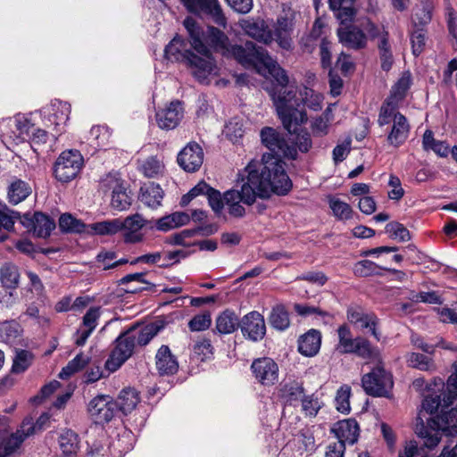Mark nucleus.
I'll return each instance as SVG.
<instances>
[{
  "label": "nucleus",
  "instance_id": "obj_1",
  "mask_svg": "<svg viewBox=\"0 0 457 457\" xmlns=\"http://www.w3.org/2000/svg\"><path fill=\"white\" fill-rule=\"evenodd\" d=\"M240 190L229 189L224 193V201L228 213L233 217H243L245 208L240 204L252 205L257 197L268 198L270 193L286 195L292 188V181L280 162L264 155L262 162H250L244 170Z\"/></svg>",
  "mask_w": 457,
  "mask_h": 457
},
{
  "label": "nucleus",
  "instance_id": "obj_2",
  "mask_svg": "<svg viewBox=\"0 0 457 457\" xmlns=\"http://www.w3.org/2000/svg\"><path fill=\"white\" fill-rule=\"evenodd\" d=\"M183 23L188 32L192 47L200 54L197 55L191 51H187L186 57L188 60V64L193 69L194 76L199 82L204 83L215 68L211 51L206 44L216 52H220L223 55H231L234 58L232 49L237 45L229 46L228 37L217 28L208 27L205 34L204 29L191 17L186 18Z\"/></svg>",
  "mask_w": 457,
  "mask_h": 457
},
{
  "label": "nucleus",
  "instance_id": "obj_3",
  "mask_svg": "<svg viewBox=\"0 0 457 457\" xmlns=\"http://www.w3.org/2000/svg\"><path fill=\"white\" fill-rule=\"evenodd\" d=\"M457 401V365L454 372L447 380V394L444 395V407H449ZM457 431V405L448 411H443L440 416L430 418L425 424L421 419L416 423L415 432L419 437L424 441V445L428 448L436 447L442 437V431Z\"/></svg>",
  "mask_w": 457,
  "mask_h": 457
},
{
  "label": "nucleus",
  "instance_id": "obj_4",
  "mask_svg": "<svg viewBox=\"0 0 457 457\" xmlns=\"http://www.w3.org/2000/svg\"><path fill=\"white\" fill-rule=\"evenodd\" d=\"M270 96L276 106V110L284 128L289 132H295L299 125L307 121V114L303 109V99L296 97L295 87L289 84L287 87L270 91ZM311 108L318 110L321 108L320 103H306Z\"/></svg>",
  "mask_w": 457,
  "mask_h": 457
},
{
  "label": "nucleus",
  "instance_id": "obj_5",
  "mask_svg": "<svg viewBox=\"0 0 457 457\" xmlns=\"http://www.w3.org/2000/svg\"><path fill=\"white\" fill-rule=\"evenodd\" d=\"M232 53L235 59L245 68L262 64L281 89L289 86L290 80L287 71L273 60L262 46L252 41H246L242 46L233 47Z\"/></svg>",
  "mask_w": 457,
  "mask_h": 457
},
{
  "label": "nucleus",
  "instance_id": "obj_6",
  "mask_svg": "<svg viewBox=\"0 0 457 457\" xmlns=\"http://www.w3.org/2000/svg\"><path fill=\"white\" fill-rule=\"evenodd\" d=\"M260 137L262 145L270 151V153L264 154L262 156L269 155L274 158V160L280 162L283 165L284 170L285 162L280 159L281 157H286L291 160L297 159L298 152L295 146L288 144L285 137L277 129L271 127H264L260 132ZM262 159H263V157H262ZM251 162L255 161L252 160ZM256 162H262V160Z\"/></svg>",
  "mask_w": 457,
  "mask_h": 457
},
{
  "label": "nucleus",
  "instance_id": "obj_7",
  "mask_svg": "<svg viewBox=\"0 0 457 457\" xmlns=\"http://www.w3.org/2000/svg\"><path fill=\"white\" fill-rule=\"evenodd\" d=\"M363 28L368 34L369 39L376 42L381 69L384 71H390L395 59L388 30L384 25H378L370 20H367Z\"/></svg>",
  "mask_w": 457,
  "mask_h": 457
},
{
  "label": "nucleus",
  "instance_id": "obj_8",
  "mask_svg": "<svg viewBox=\"0 0 457 457\" xmlns=\"http://www.w3.org/2000/svg\"><path fill=\"white\" fill-rule=\"evenodd\" d=\"M84 159L78 150L70 149L61 153L53 166V174L61 183H69L78 177L82 170Z\"/></svg>",
  "mask_w": 457,
  "mask_h": 457
},
{
  "label": "nucleus",
  "instance_id": "obj_9",
  "mask_svg": "<svg viewBox=\"0 0 457 457\" xmlns=\"http://www.w3.org/2000/svg\"><path fill=\"white\" fill-rule=\"evenodd\" d=\"M361 385L365 393L374 397H387L393 388L394 381L390 372L384 368V362L376 363V367L363 375Z\"/></svg>",
  "mask_w": 457,
  "mask_h": 457
},
{
  "label": "nucleus",
  "instance_id": "obj_10",
  "mask_svg": "<svg viewBox=\"0 0 457 457\" xmlns=\"http://www.w3.org/2000/svg\"><path fill=\"white\" fill-rule=\"evenodd\" d=\"M116 346L105 362L109 371H116L133 353L136 346L133 330H128L116 339Z\"/></svg>",
  "mask_w": 457,
  "mask_h": 457
},
{
  "label": "nucleus",
  "instance_id": "obj_11",
  "mask_svg": "<svg viewBox=\"0 0 457 457\" xmlns=\"http://www.w3.org/2000/svg\"><path fill=\"white\" fill-rule=\"evenodd\" d=\"M88 413L96 424L110 422L117 413V404L109 395H97L88 403Z\"/></svg>",
  "mask_w": 457,
  "mask_h": 457
},
{
  "label": "nucleus",
  "instance_id": "obj_12",
  "mask_svg": "<svg viewBox=\"0 0 457 457\" xmlns=\"http://www.w3.org/2000/svg\"><path fill=\"white\" fill-rule=\"evenodd\" d=\"M190 12H204L209 15L214 23L226 27L227 20L218 0H180Z\"/></svg>",
  "mask_w": 457,
  "mask_h": 457
},
{
  "label": "nucleus",
  "instance_id": "obj_13",
  "mask_svg": "<svg viewBox=\"0 0 457 457\" xmlns=\"http://www.w3.org/2000/svg\"><path fill=\"white\" fill-rule=\"evenodd\" d=\"M20 222L29 231L33 232L36 237L42 238L49 237L55 228L54 220L41 212H36L32 216L25 213L22 217H20Z\"/></svg>",
  "mask_w": 457,
  "mask_h": 457
},
{
  "label": "nucleus",
  "instance_id": "obj_14",
  "mask_svg": "<svg viewBox=\"0 0 457 457\" xmlns=\"http://www.w3.org/2000/svg\"><path fill=\"white\" fill-rule=\"evenodd\" d=\"M251 370L256 381L262 386H272L278 379V366L269 357L255 359Z\"/></svg>",
  "mask_w": 457,
  "mask_h": 457
},
{
  "label": "nucleus",
  "instance_id": "obj_15",
  "mask_svg": "<svg viewBox=\"0 0 457 457\" xmlns=\"http://www.w3.org/2000/svg\"><path fill=\"white\" fill-rule=\"evenodd\" d=\"M243 336L253 342L262 340L266 334V325L263 316L253 311L245 314L240 320Z\"/></svg>",
  "mask_w": 457,
  "mask_h": 457
},
{
  "label": "nucleus",
  "instance_id": "obj_16",
  "mask_svg": "<svg viewBox=\"0 0 457 457\" xmlns=\"http://www.w3.org/2000/svg\"><path fill=\"white\" fill-rule=\"evenodd\" d=\"M273 41L286 51L293 50L292 34L294 31L293 19L285 15L278 16L272 25Z\"/></svg>",
  "mask_w": 457,
  "mask_h": 457
},
{
  "label": "nucleus",
  "instance_id": "obj_17",
  "mask_svg": "<svg viewBox=\"0 0 457 457\" xmlns=\"http://www.w3.org/2000/svg\"><path fill=\"white\" fill-rule=\"evenodd\" d=\"M177 161L185 171H196L204 162L203 149L196 143H188L178 154Z\"/></svg>",
  "mask_w": 457,
  "mask_h": 457
},
{
  "label": "nucleus",
  "instance_id": "obj_18",
  "mask_svg": "<svg viewBox=\"0 0 457 457\" xmlns=\"http://www.w3.org/2000/svg\"><path fill=\"white\" fill-rule=\"evenodd\" d=\"M151 222L152 221L144 219L139 213L129 215L124 220H121V230L124 231V241L129 244L141 242L144 236L140 230Z\"/></svg>",
  "mask_w": 457,
  "mask_h": 457
},
{
  "label": "nucleus",
  "instance_id": "obj_19",
  "mask_svg": "<svg viewBox=\"0 0 457 457\" xmlns=\"http://www.w3.org/2000/svg\"><path fill=\"white\" fill-rule=\"evenodd\" d=\"M182 117L183 108L179 101H173L167 107L156 112V121L162 129H175Z\"/></svg>",
  "mask_w": 457,
  "mask_h": 457
},
{
  "label": "nucleus",
  "instance_id": "obj_20",
  "mask_svg": "<svg viewBox=\"0 0 457 457\" xmlns=\"http://www.w3.org/2000/svg\"><path fill=\"white\" fill-rule=\"evenodd\" d=\"M410 124L407 118L398 113L393 119L391 129L387 135V142L390 145L398 148L407 140L410 135Z\"/></svg>",
  "mask_w": 457,
  "mask_h": 457
},
{
  "label": "nucleus",
  "instance_id": "obj_21",
  "mask_svg": "<svg viewBox=\"0 0 457 457\" xmlns=\"http://www.w3.org/2000/svg\"><path fill=\"white\" fill-rule=\"evenodd\" d=\"M359 425L353 419L339 420L331 428V432L338 439L337 442H342L345 445L355 444L359 437Z\"/></svg>",
  "mask_w": 457,
  "mask_h": 457
},
{
  "label": "nucleus",
  "instance_id": "obj_22",
  "mask_svg": "<svg viewBox=\"0 0 457 457\" xmlns=\"http://www.w3.org/2000/svg\"><path fill=\"white\" fill-rule=\"evenodd\" d=\"M337 35L344 46L355 50L365 48L369 38L368 34L356 26L339 29Z\"/></svg>",
  "mask_w": 457,
  "mask_h": 457
},
{
  "label": "nucleus",
  "instance_id": "obj_23",
  "mask_svg": "<svg viewBox=\"0 0 457 457\" xmlns=\"http://www.w3.org/2000/svg\"><path fill=\"white\" fill-rule=\"evenodd\" d=\"M155 366L161 376L174 375L179 370L177 357L168 345H162L155 354Z\"/></svg>",
  "mask_w": 457,
  "mask_h": 457
},
{
  "label": "nucleus",
  "instance_id": "obj_24",
  "mask_svg": "<svg viewBox=\"0 0 457 457\" xmlns=\"http://www.w3.org/2000/svg\"><path fill=\"white\" fill-rule=\"evenodd\" d=\"M350 353L355 354L368 362L382 363L383 361L380 349L363 337H357V341Z\"/></svg>",
  "mask_w": 457,
  "mask_h": 457
},
{
  "label": "nucleus",
  "instance_id": "obj_25",
  "mask_svg": "<svg viewBox=\"0 0 457 457\" xmlns=\"http://www.w3.org/2000/svg\"><path fill=\"white\" fill-rule=\"evenodd\" d=\"M101 315L100 307H91L83 316L82 328L77 330L75 344L82 346L97 326Z\"/></svg>",
  "mask_w": 457,
  "mask_h": 457
},
{
  "label": "nucleus",
  "instance_id": "obj_26",
  "mask_svg": "<svg viewBox=\"0 0 457 457\" xmlns=\"http://www.w3.org/2000/svg\"><path fill=\"white\" fill-rule=\"evenodd\" d=\"M298 352L306 357L315 356L321 345V333L318 329L311 328L298 338Z\"/></svg>",
  "mask_w": 457,
  "mask_h": 457
},
{
  "label": "nucleus",
  "instance_id": "obj_27",
  "mask_svg": "<svg viewBox=\"0 0 457 457\" xmlns=\"http://www.w3.org/2000/svg\"><path fill=\"white\" fill-rule=\"evenodd\" d=\"M245 30L250 37L266 46H270L273 42L272 30L263 20L247 22Z\"/></svg>",
  "mask_w": 457,
  "mask_h": 457
},
{
  "label": "nucleus",
  "instance_id": "obj_28",
  "mask_svg": "<svg viewBox=\"0 0 457 457\" xmlns=\"http://www.w3.org/2000/svg\"><path fill=\"white\" fill-rule=\"evenodd\" d=\"M164 192L160 185L154 182L140 188L139 200L152 209H156L162 204Z\"/></svg>",
  "mask_w": 457,
  "mask_h": 457
},
{
  "label": "nucleus",
  "instance_id": "obj_29",
  "mask_svg": "<svg viewBox=\"0 0 457 457\" xmlns=\"http://www.w3.org/2000/svg\"><path fill=\"white\" fill-rule=\"evenodd\" d=\"M189 220L190 216L187 213L184 212H175L158 219L155 221V228L160 231L167 232L187 224Z\"/></svg>",
  "mask_w": 457,
  "mask_h": 457
},
{
  "label": "nucleus",
  "instance_id": "obj_30",
  "mask_svg": "<svg viewBox=\"0 0 457 457\" xmlns=\"http://www.w3.org/2000/svg\"><path fill=\"white\" fill-rule=\"evenodd\" d=\"M32 192L30 185L20 179L12 180L7 188V199L12 204L24 201Z\"/></svg>",
  "mask_w": 457,
  "mask_h": 457
},
{
  "label": "nucleus",
  "instance_id": "obj_31",
  "mask_svg": "<svg viewBox=\"0 0 457 457\" xmlns=\"http://www.w3.org/2000/svg\"><path fill=\"white\" fill-rule=\"evenodd\" d=\"M138 392L134 388L123 389L114 403L117 404V411H120L123 414L131 412L139 403Z\"/></svg>",
  "mask_w": 457,
  "mask_h": 457
},
{
  "label": "nucleus",
  "instance_id": "obj_32",
  "mask_svg": "<svg viewBox=\"0 0 457 457\" xmlns=\"http://www.w3.org/2000/svg\"><path fill=\"white\" fill-rule=\"evenodd\" d=\"M237 328H240V320L233 311L225 310L216 319V330L220 334H231Z\"/></svg>",
  "mask_w": 457,
  "mask_h": 457
},
{
  "label": "nucleus",
  "instance_id": "obj_33",
  "mask_svg": "<svg viewBox=\"0 0 457 457\" xmlns=\"http://www.w3.org/2000/svg\"><path fill=\"white\" fill-rule=\"evenodd\" d=\"M79 443V436L75 432L71 429L64 430L59 437V445L63 457H76Z\"/></svg>",
  "mask_w": 457,
  "mask_h": 457
},
{
  "label": "nucleus",
  "instance_id": "obj_34",
  "mask_svg": "<svg viewBox=\"0 0 457 457\" xmlns=\"http://www.w3.org/2000/svg\"><path fill=\"white\" fill-rule=\"evenodd\" d=\"M270 326L279 331H284L290 326L288 312L283 304L274 306L269 316Z\"/></svg>",
  "mask_w": 457,
  "mask_h": 457
},
{
  "label": "nucleus",
  "instance_id": "obj_35",
  "mask_svg": "<svg viewBox=\"0 0 457 457\" xmlns=\"http://www.w3.org/2000/svg\"><path fill=\"white\" fill-rule=\"evenodd\" d=\"M0 281L4 287L11 289L16 288L20 281L18 267L11 262L2 265L0 268Z\"/></svg>",
  "mask_w": 457,
  "mask_h": 457
},
{
  "label": "nucleus",
  "instance_id": "obj_36",
  "mask_svg": "<svg viewBox=\"0 0 457 457\" xmlns=\"http://www.w3.org/2000/svg\"><path fill=\"white\" fill-rule=\"evenodd\" d=\"M338 344L336 350L342 354H348L352 351L353 347L357 341V337H353L352 332L349 327L345 324L341 325L337 328Z\"/></svg>",
  "mask_w": 457,
  "mask_h": 457
},
{
  "label": "nucleus",
  "instance_id": "obj_37",
  "mask_svg": "<svg viewBox=\"0 0 457 457\" xmlns=\"http://www.w3.org/2000/svg\"><path fill=\"white\" fill-rule=\"evenodd\" d=\"M163 328L161 322H153L143 327L139 331L135 332L133 330V338H135V344L139 345H146Z\"/></svg>",
  "mask_w": 457,
  "mask_h": 457
},
{
  "label": "nucleus",
  "instance_id": "obj_38",
  "mask_svg": "<svg viewBox=\"0 0 457 457\" xmlns=\"http://www.w3.org/2000/svg\"><path fill=\"white\" fill-rule=\"evenodd\" d=\"M411 84V73L409 71L403 72L396 83L392 87L390 96L388 97L397 103H400L405 98Z\"/></svg>",
  "mask_w": 457,
  "mask_h": 457
},
{
  "label": "nucleus",
  "instance_id": "obj_39",
  "mask_svg": "<svg viewBox=\"0 0 457 457\" xmlns=\"http://www.w3.org/2000/svg\"><path fill=\"white\" fill-rule=\"evenodd\" d=\"M406 361L410 367L422 371H434L436 369L434 360L422 353H410L406 356Z\"/></svg>",
  "mask_w": 457,
  "mask_h": 457
},
{
  "label": "nucleus",
  "instance_id": "obj_40",
  "mask_svg": "<svg viewBox=\"0 0 457 457\" xmlns=\"http://www.w3.org/2000/svg\"><path fill=\"white\" fill-rule=\"evenodd\" d=\"M399 103L387 97L380 107L378 123L379 126L390 124L395 119V115L400 113L397 112Z\"/></svg>",
  "mask_w": 457,
  "mask_h": 457
},
{
  "label": "nucleus",
  "instance_id": "obj_41",
  "mask_svg": "<svg viewBox=\"0 0 457 457\" xmlns=\"http://www.w3.org/2000/svg\"><path fill=\"white\" fill-rule=\"evenodd\" d=\"M385 268L378 265L372 261L362 260L355 263L353 273L358 277L382 276L381 270Z\"/></svg>",
  "mask_w": 457,
  "mask_h": 457
},
{
  "label": "nucleus",
  "instance_id": "obj_42",
  "mask_svg": "<svg viewBox=\"0 0 457 457\" xmlns=\"http://www.w3.org/2000/svg\"><path fill=\"white\" fill-rule=\"evenodd\" d=\"M90 228L97 235H114L121 231V219H112L92 223Z\"/></svg>",
  "mask_w": 457,
  "mask_h": 457
},
{
  "label": "nucleus",
  "instance_id": "obj_43",
  "mask_svg": "<svg viewBox=\"0 0 457 457\" xmlns=\"http://www.w3.org/2000/svg\"><path fill=\"white\" fill-rule=\"evenodd\" d=\"M59 228L66 233H81L85 224L70 213L62 214L59 218Z\"/></svg>",
  "mask_w": 457,
  "mask_h": 457
},
{
  "label": "nucleus",
  "instance_id": "obj_44",
  "mask_svg": "<svg viewBox=\"0 0 457 457\" xmlns=\"http://www.w3.org/2000/svg\"><path fill=\"white\" fill-rule=\"evenodd\" d=\"M89 361V358L83 353L78 354L74 359L70 361L68 364L62 368L59 373V378L65 379L74 373L82 370Z\"/></svg>",
  "mask_w": 457,
  "mask_h": 457
},
{
  "label": "nucleus",
  "instance_id": "obj_45",
  "mask_svg": "<svg viewBox=\"0 0 457 457\" xmlns=\"http://www.w3.org/2000/svg\"><path fill=\"white\" fill-rule=\"evenodd\" d=\"M131 204L132 195L125 186L122 187L120 190H118L112 195L111 205L117 211L121 212L128 210Z\"/></svg>",
  "mask_w": 457,
  "mask_h": 457
},
{
  "label": "nucleus",
  "instance_id": "obj_46",
  "mask_svg": "<svg viewBox=\"0 0 457 457\" xmlns=\"http://www.w3.org/2000/svg\"><path fill=\"white\" fill-rule=\"evenodd\" d=\"M434 5L431 0H423L414 9L413 21L420 25L428 24L432 18Z\"/></svg>",
  "mask_w": 457,
  "mask_h": 457
},
{
  "label": "nucleus",
  "instance_id": "obj_47",
  "mask_svg": "<svg viewBox=\"0 0 457 457\" xmlns=\"http://www.w3.org/2000/svg\"><path fill=\"white\" fill-rule=\"evenodd\" d=\"M53 120L55 126L65 125L70 119L71 105L68 103L55 100L53 104Z\"/></svg>",
  "mask_w": 457,
  "mask_h": 457
},
{
  "label": "nucleus",
  "instance_id": "obj_48",
  "mask_svg": "<svg viewBox=\"0 0 457 457\" xmlns=\"http://www.w3.org/2000/svg\"><path fill=\"white\" fill-rule=\"evenodd\" d=\"M213 355V347L211 344V340L207 338H202L195 342L193 347V357L196 358L200 361L209 360Z\"/></svg>",
  "mask_w": 457,
  "mask_h": 457
},
{
  "label": "nucleus",
  "instance_id": "obj_49",
  "mask_svg": "<svg viewBox=\"0 0 457 457\" xmlns=\"http://www.w3.org/2000/svg\"><path fill=\"white\" fill-rule=\"evenodd\" d=\"M351 387L349 386H342L337 392L335 398L336 409L341 412L347 414L351 411L350 407Z\"/></svg>",
  "mask_w": 457,
  "mask_h": 457
},
{
  "label": "nucleus",
  "instance_id": "obj_50",
  "mask_svg": "<svg viewBox=\"0 0 457 457\" xmlns=\"http://www.w3.org/2000/svg\"><path fill=\"white\" fill-rule=\"evenodd\" d=\"M33 354L27 350H21L17 352L12 367V371L14 373L24 372L32 363Z\"/></svg>",
  "mask_w": 457,
  "mask_h": 457
},
{
  "label": "nucleus",
  "instance_id": "obj_51",
  "mask_svg": "<svg viewBox=\"0 0 457 457\" xmlns=\"http://www.w3.org/2000/svg\"><path fill=\"white\" fill-rule=\"evenodd\" d=\"M325 24L320 19H317L312 28V30L305 38H303V46L312 52L318 39L322 37Z\"/></svg>",
  "mask_w": 457,
  "mask_h": 457
},
{
  "label": "nucleus",
  "instance_id": "obj_52",
  "mask_svg": "<svg viewBox=\"0 0 457 457\" xmlns=\"http://www.w3.org/2000/svg\"><path fill=\"white\" fill-rule=\"evenodd\" d=\"M329 207L334 215L339 220H349L353 215L352 207L345 202L340 199H329Z\"/></svg>",
  "mask_w": 457,
  "mask_h": 457
},
{
  "label": "nucleus",
  "instance_id": "obj_53",
  "mask_svg": "<svg viewBox=\"0 0 457 457\" xmlns=\"http://www.w3.org/2000/svg\"><path fill=\"white\" fill-rule=\"evenodd\" d=\"M124 187V181L118 174L109 173L100 182V187L104 193L114 194Z\"/></svg>",
  "mask_w": 457,
  "mask_h": 457
},
{
  "label": "nucleus",
  "instance_id": "obj_54",
  "mask_svg": "<svg viewBox=\"0 0 457 457\" xmlns=\"http://www.w3.org/2000/svg\"><path fill=\"white\" fill-rule=\"evenodd\" d=\"M385 229L391 238L398 239L400 242L411 239L409 230L399 222H390L386 224Z\"/></svg>",
  "mask_w": 457,
  "mask_h": 457
},
{
  "label": "nucleus",
  "instance_id": "obj_55",
  "mask_svg": "<svg viewBox=\"0 0 457 457\" xmlns=\"http://www.w3.org/2000/svg\"><path fill=\"white\" fill-rule=\"evenodd\" d=\"M378 325L379 319L378 316L373 312H369L358 326H360L361 329H369L371 336H373L377 341H380L381 333L378 330Z\"/></svg>",
  "mask_w": 457,
  "mask_h": 457
},
{
  "label": "nucleus",
  "instance_id": "obj_56",
  "mask_svg": "<svg viewBox=\"0 0 457 457\" xmlns=\"http://www.w3.org/2000/svg\"><path fill=\"white\" fill-rule=\"evenodd\" d=\"M23 438L17 436H10L0 443V457H12L13 453L20 447Z\"/></svg>",
  "mask_w": 457,
  "mask_h": 457
},
{
  "label": "nucleus",
  "instance_id": "obj_57",
  "mask_svg": "<svg viewBox=\"0 0 457 457\" xmlns=\"http://www.w3.org/2000/svg\"><path fill=\"white\" fill-rule=\"evenodd\" d=\"M205 196L207 197L208 204L214 213L216 215H220L224 207V196L222 197L220 192L211 186H209L208 192Z\"/></svg>",
  "mask_w": 457,
  "mask_h": 457
},
{
  "label": "nucleus",
  "instance_id": "obj_58",
  "mask_svg": "<svg viewBox=\"0 0 457 457\" xmlns=\"http://www.w3.org/2000/svg\"><path fill=\"white\" fill-rule=\"evenodd\" d=\"M242 122L237 119H231L225 126L224 133L226 137L232 142H237L244 135Z\"/></svg>",
  "mask_w": 457,
  "mask_h": 457
},
{
  "label": "nucleus",
  "instance_id": "obj_59",
  "mask_svg": "<svg viewBox=\"0 0 457 457\" xmlns=\"http://www.w3.org/2000/svg\"><path fill=\"white\" fill-rule=\"evenodd\" d=\"M14 121L16 130L19 133V137L23 141H27L28 137H29L31 134L32 129H34V125L28 118L21 114L15 116Z\"/></svg>",
  "mask_w": 457,
  "mask_h": 457
},
{
  "label": "nucleus",
  "instance_id": "obj_60",
  "mask_svg": "<svg viewBox=\"0 0 457 457\" xmlns=\"http://www.w3.org/2000/svg\"><path fill=\"white\" fill-rule=\"evenodd\" d=\"M302 407L305 415L315 417L321 408V403L317 396L311 395L302 399Z\"/></svg>",
  "mask_w": 457,
  "mask_h": 457
},
{
  "label": "nucleus",
  "instance_id": "obj_61",
  "mask_svg": "<svg viewBox=\"0 0 457 457\" xmlns=\"http://www.w3.org/2000/svg\"><path fill=\"white\" fill-rule=\"evenodd\" d=\"M20 217H22V215L4 206L3 210H0L1 228H4L6 230H11L13 228L15 220H20Z\"/></svg>",
  "mask_w": 457,
  "mask_h": 457
},
{
  "label": "nucleus",
  "instance_id": "obj_62",
  "mask_svg": "<svg viewBox=\"0 0 457 457\" xmlns=\"http://www.w3.org/2000/svg\"><path fill=\"white\" fill-rule=\"evenodd\" d=\"M294 310L298 315L303 317H307L313 314L319 315L322 318L331 317V314L328 312L324 311L320 307L312 306L308 304L295 303Z\"/></svg>",
  "mask_w": 457,
  "mask_h": 457
},
{
  "label": "nucleus",
  "instance_id": "obj_63",
  "mask_svg": "<svg viewBox=\"0 0 457 457\" xmlns=\"http://www.w3.org/2000/svg\"><path fill=\"white\" fill-rule=\"evenodd\" d=\"M162 162L154 156L147 158L142 164V170L145 176L154 178L159 175L162 170Z\"/></svg>",
  "mask_w": 457,
  "mask_h": 457
},
{
  "label": "nucleus",
  "instance_id": "obj_64",
  "mask_svg": "<svg viewBox=\"0 0 457 457\" xmlns=\"http://www.w3.org/2000/svg\"><path fill=\"white\" fill-rule=\"evenodd\" d=\"M111 135V131L105 126H94L90 129V136L97 141L99 146L106 145Z\"/></svg>",
  "mask_w": 457,
  "mask_h": 457
}]
</instances>
